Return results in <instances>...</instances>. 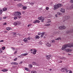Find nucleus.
Masks as SVG:
<instances>
[{
    "instance_id": "obj_1",
    "label": "nucleus",
    "mask_w": 73,
    "mask_h": 73,
    "mask_svg": "<svg viewBox=\"0 0 73 73\" xmlns=\"http://www.w3.org/2000/svg\"><path fill=\"white\" fill-rule=\"evenodd\" d=\"M61 6H62L61 4H58L57 5H54V10H56V9H57L58 8L61 7Z\"/></svg>"
},
{
    "instance_id": "obj_2",
    "label": "nucleus",
    "mask_w": 73,
    "mask_h": 73,
    "mask_svg": "<svg viewBox=\"0 0 73 73\" xmlns=\"http://www.w3.org/2000/svg\"><path fill=\"white\" fill-rule=\"evenodd\" d=\"M13 16H16L17 17H19L21 15V12H15L14 14H13Z\"/></svg>"
},
{
    "instance_id": "obj_3",
    "label": "nucleus",
    "mask_w": 73,
    "mask_h": 73,
    "mask_svg": "<svg viewBox=\"0 0 73 73\" xmlns=\"http://www.w3.org/2000/svg\"><path fill=\"white\" fill-rule=\"evenodd\" d=\"M67 47H68V44H65L62 46L61 50H66L65 49H66V48H67Z\"/></svg>"
},
{
    "instance_id": "obj_4",
    "label": "nucleus",
    "mask_w": 73,
    "mask_h": 73,
    "mask_svg": "<svg viewBox=\"0 0 73 73\" xmlns=\"http://www.w3.org/2000/svg\"><path fill=\"white\" fill-rule=\"evenodd\" d=\"M13 24L15 26H17V25H20L21 24V22L19 21H16Z\"/></svg>"
},
{
    "instance_id": "obj_5",
    "label": "nucleus",
    "mask_w": 73,
    "mask_h": 73,
    "mask_svg": "<svg viewBox=\"0 0 73 73\" xmlns=\"http://www.w3.org/2000/svg\"><path fill=\"white\" fill-rule=\"evenodd\" d=\"M38 19L39 20H41V22H43L44 21V18L43 17H42V16H40L38 17Z\"/></svg>"
},
{
    "instance_id": "obj_6",
    "label": "nucleus",
    "mask_w": 73,
    "mask_h": 73,
    "mask_svg": "<svg viewBox=\"0 0 73 73\" xmlns=\"http://www.w3.org/2000/svg\"><path fill=\"white\" fill-rule=\"evenodd\" d=\"M69 18H70V17L69 16H66V17H63V22L64 23L65 21H65L66 20H68V19H69Z\"/></svg>"
},
{
    "instance_id": "obj_7",
    "label": "nucleus",
    "mask_w": 73,
    "mask_h": 73,
    "mask_svg": "<svg viewBox=\"0 0 73 73\" xmlns=\"http://www.w3.org/2000/svg\"><path fill=\"white\" fill-rule=\"evenodd\" d=\"M59 29L60 30L65 29H66V27L64 26H60L59 27Z\"/></svg>"
},
{
    "instance_id": "obj_8",
    "label": "nucleus",
    "mask_w": 73,
    "mask_h": 73,
    "mask_svg": "<svg viewBox=\"0 0 73 73\" xmlns=\"http://www.w3.org/2000/svg\"><path fill=\"white\" fill-rule=\"evenodd\" d=\"M33 51L31 52V53L33 54H35L36 53V52H37V50L35 49H34L33 50Z\"/></svg>"
},
{
    "instance_id": "obj_9",
    "label": "nucleus",
    "mask_w": 73,
    "mask_h": 73,
    "mask_svg": "<svg viewBox=\"0 0 73 73\" xmlns=\"http://www.w3.org/2000/svg\"><path fill=\"white\" fill-rule=\"evenodd\" d=\"M61 70L62 72H66V68H62Z\"/></svg>"
},
{
    "instance_id": "obj_10",
    "label": "nucleus",
    "mask_w": 73,
    "mask_h": 73,
    "mask_svg": "<svg viewBox=\"0 0 73 73\" xmlns=\"http://www.w3.org/2000/svg\"><path fill=\"white\" fill-rule=\"evenodd\" d=\"M46 58L47 60H50V57H51V55H48L46 56Z\"/></svg>"
},
{
    "instance_id": "obj_11",
    "label": "nucleus",
    "mask_w": 73,
    "mask_h": 73,
    "mask_svg": "<svg viewBox=\"0 0 73 73\" xmlns=\"http://www.w3.org/2000/svg\"><path fill=\"white\" fill-rule=\"evenodd\" d=\"M65 50L67 52H72V50L71 49L68 48L66 49Z\"/></svg>"
},
{
    "instance_id": "obj_12",
    "label": "nucleus",
    "mask_w": 73,
    "mask_h": 73,
    "mask_svg": "<svg viewBox=\"0 0 73 73\" xmlns=\"http://www.w3.org/2000/svg\"><path fill=\"white\" fill-rule=\"evenodd\" d=\"M68 45L67 47H70V48H71L72 47V43H70L68 44H67Z\"/></svg>"
},
{
    "instance_id": "obj_13",
    "label": "nucleus",
    "mask_w": 73,
    "mask_h": 73,
    "mask_svg": "<svg viewBox=\"0 0 73 73\" xmlns=\"http://www.w3.org/2000/svg\"><path fill=\"white\" fill-rule=\"evenodd\" d=\"M32 64L33 65H36V66H38V64L37 63H36L35 62H32Z\"/></svg>"
},
{
    "instance_id": "obj_14",
    "label": "nucleus",
    "mask_w": 73,
    "mask_h": 73,
    "mask_svg": "<svg viewBox=\"0 0 73 73\" xmlns=\"http://www.w3.org/2000/svg\"><path fill=\"white\" fill-rule=\"evenodd\" d=\"M23 41L27 43V42H28V40L27 39V38H25L24 39H23Z\"/></svg>"
},
{
    "instance_id": "obj_15",
    "label": "nucleus",
    "mask_w": 73,
    "mask_h": 73,
    "mask_svg": "<svg viewBox=\"0 0 73 73\" xmlns=\"http://www.w3.org/2000/svg\"><path fill=\"white\" fill-rule=\"evenodd\" d=\"M60 12H62L63 13H65V9L63 8H61L60 10Z\"/></svg>"
},
{
    "instance_id": "obj_16",
    "label": "nucleus",
    "mask_w": 73,
    "mask_h": 73,
    "mask_svg": "<svg viewBox=\"0 0 73 73\" xmlns=\"http://www.w3.org/2000/svg\"><path fill=\"white\" fill-rule=\"evenodd\" d=\"M45 34V32H43L42 33L41 36H40V37L42 38V37H43V36H44Z\"/></svg>"
},
{
    "instance_id": "obj_17",
    "label": "nucleus",
    "mask_w": 73,
    "mask_h": 73,
    "mask_svg": "<svg viewBox=\"0 0 73 73\" xmlns=\"http://www.w3.org/2000/svg\"><path fill=\"white\" fill-rule=\"evenodd\" d=\"M46 45H47L48 46H51V44L49 43H47L46 44Z\"/></svg>"
},
{
    "instance_id": "obj_18",
    "label": "nucleus",
    "mask_w": 73,
    "mask_h": 73,
    "mask_svg": "<svg viewBox=\"0 0 73 73\" xmlns=\"http://www.w3.org/2000/svg\"><path fill=\"white\" fill-rule=\"evenodd\" d=\"M73 9V4L71 5L69 8L70 9Z\"/></svg>"
},
{
    "instance_id": "obj_19",
    "label": "nucleus",
    "mask_w": 73,
    "mask_h": 73,
    "mask_svg": "<svg viewBox=\"0 0 73 73\" xmlns=\"http://www.w3.org/2000/svg\"><path fill=\"white\" fill-rule=\"evenodd\" d=\"M22 55H23V56H27V55H28V53H26L22 54Z\"/></svg>"
},
{
    "instance_id": "obj_20",
    "label": "nucleus",
    "mask_w": 73,
    "mask_h": 73,
    "mask_svg": "<svg viewBox=\"0 0 73 73\" xmlns=\"http://www.w3.org/2000/svg\"><path fill=\"white\" fill-rule=\"evenodd\" d=\"M3 11H7V8H4L3 9Z\"/></svg>"
},
{
    "instance_id": "obj_21",
    "label": "nucleus",
    "mask_w": 73,
    "mask_h": 73,
    "mask_svg": "<svg viewBox=\"0 0 73 73\" xmlns=\"http://www.w3.org/2000/svg\"><path fill=\"white\" fill-rule=\"evenodd\" d=\"M36 70H32L31 72V73H36Z\"/></svg>"
},
{
    "instance_id": "obj_22",
    "label": "nucleus",
    "mask_w": 73,
    "mask_h": 73,
    "mask_svg": "<svg viewBox=\"0 0 73 73\" xmlns=\"http://www.w3.org/2000/svg\"><path fill=\"white\" fill-rule=\"evenodd\" d=\"M6 29L7 31H9V30H11V29H12V28L10 27H8L6 28Z\"/></svg>"
},
{
    "instance_id": "obj_23",
    "label": "nucleus",
    "mask_w": 73,
    "mask_h": 73,
    "mask_svg": "<svg viewBox=\"0 0 73 73\" xmlns=\"http://www.w3.org/2000/svg\"><path fill=\"white\" fill-rule=\"evenodd\" d=\"M1 71H2V72H7L8 71V70L7 69H4L2 70H1Z\"/></svg>"
},
{
    "instance_id": "obj_24",
    "label": "nucleus",
    "mask_w": 73,
    "mask_h": 73,
    "mask_svg": "<svg viewBox=\"0 0 73 73\" xmlns=\"http://www.w3.org/2000/svg\"><path fill=\"white\" fill-rule=\"evenodd\" d=\"M70 32V33H71L72 32H73V31H70H70H67L66 32V33H67V34H68V33H69Z\"/></svg>"
},
{
    "instance_id": "obj_25",
    "label": "nucleus",
    "mask_w": 73,
    "mask_h": 73,
    "mask_svg": "<svg viewBox=\"0 0 73 73\" xmlns=\"http://www.w3.org/2000/svg\"><path fill=\"white\" fill-rule=\"evenodd\" d=\"M60 60H65L66 59V58H64V57H61L60 58Z\"/></svg>"
},
{
    "instance_id": "obj_26",
    "label": "nucleus",
    "mask_w": 73,
    "mask_h": 73,
    "mask_svg": "<svg viewBox=\"0 0 73 73\" xmlns=\"http://www.w3.org/2000/svg\"><path fill=\"white\" fill-rule=\"evenodd\" d=\"M27 8V7L26 6H24L23 7V9H24L25 10V9H26Z\"/></svg>"
},
{
    "instance_id": "obj_27",
    "label": "nucleus",
    "mask_w": 73,
    "mask_h": 73,
    "mask_svg": "<svg viewBox=\"0 0 73 73\" xmlns=\"http://www.w3.org/2000/svg\"><path fill=\"white\" fill-rule=\"evenodd\" d=\"M35 38H40V36L38 35H36L35 36Z\"/></svg>"
},
{
    "instance_id": "obj_28",
    "label": "nucleus",
    "mask_w": 73,
    "mask_h": 73,
    "mask_svg": "<svg viewBox=\"0 0 73 73\" xmlns=\"http://www.w3.org/2000/svg\"><path fill=\"white\" fill-rule=\"evenodd\" d=\"M3 13V10L1 9H0V15H1Z\"/></svg>"
},
{
    "instance_id": "obj_29",
    "label": "nucleus",
    "mask_w": 73,
    "mask_h": 73,
    "mask_svg": "<svg viewBox=\"0 0 73 73\" xmlns=\"http://www.w3.org/2000/svg\"><path fill=\"white\" fill-rule=\"evenodd\" d=\"M29 67H30V68H32V65L31 64H30L29 65Z\"/></svg>"
},
{
    "instance_id": "obj_30",
    "label": "nucleus",
    "mask_w": 73,
    "mask_h": 73,
    "mask_svg": "<svg viewBox=\"0 0 73 73\" xmlns=\"http://www.w3.org/2000/svg\"><path fill=\"white\" fill-rule=\"evenodd\" d=\"M18 7H21L22 6V5L21 4H19L18 5Z\"/></svg>"
},
{
    "instance_id": "obj_31",
    "label": "nucleus",
    "mask_w": 73,
    "mask_h": 73,
    "mask_svg": "<svg viewBox=\"0 0 73 73\" xmlns=\"http://www.w3.org/2000/svg\"><path fill=\"white\" fill-rule=\"evenodd\" d=\"M55 40H61V38H57L56 39H55Z\"/></svg>"
},
{
    "instance_id": "obj_32",
    "label": "nucleus",
    "mask_w": 73,
    "mask_h": 73,
    "mask_svg": "<svg viewBox=\"0 0 73 73\" xmlns=\"http://www.w3.org/2000/svg\"><path fill=\"white\" fill-rule=\"evenodd\" d=\"M34 4L35 3L33 2L31 3H30V5H34Z\"/></svg>"
},
{
    "instance_id": "obj_33",
    "label": "nucleus",
    "mask_w": 73,
    "mask_h": 73,
    "mask_svg": "<svg viewBox=\"0 0 73 73\" xmlns=\"http://www.w3.org/2000/svg\"><path fill=\"white\" fill-rule=\"evenodd\" d=\"M45 26H49V25H50V24L49 23H48V24H46L45 25Z\"/></svg>"
},
{
    "instance_id": "obj_34",
    "label": "nucleus",
    "mask_w": 73,
    "mask_h": 73,
    "mask_svg": "<svg viewBox=\"0 0 73 73\" xmlns=\"http://www.w3.org/2000/svg\"><path fill=\"white\" fill-rule=\"evenodd\" d=\"M36 23H39L40 22V21L38 20H36Z\"/></svg>"
},
{
    "instance_id": "obj_35",
    "label": "nucleus",
    "mask_w": 73,
    "mask_h": 73,
    "mask_svg": "<svg viewBox=\"0 0 73 73\" xmlns=\"http://www.w3.org/2000/svg\"><path fill=\"white\" fill-rule=\"evenodd\" d=\"M57 14L58 15H61V13L59 12L57 13Z\"/></svg>"
},
{
    "instance_id": "obj_36",
    "label": "nucleus",
    "mask_w": 73,
    "mask_h": 73,
    "mask_svg": "<svg viewBox=\"0 0 73 73\" xmlns=\"http://www.w3.org/2000/svg\"><path fill=\"white\" fill-rule=\"evenodd\" d=\"M42 34V33H38V36H41Z\"/></svg>"
},
{
    "instance_id": "obj_37",
    "label": "nucleus",
    "mask_w": 73,
    "mask_h": 73,
    "mask_svg": "<svg viewBox=\"0 0 73 73\" xmlns=\"http://www.w3.org/2000/svg\"><path fill=\"white\" fill-rule=\"evenodd\" d=\"M2 49L3 50H4L5 49V47H2Z\"/></svg>"
},
{
    "instance_id": "obj_38",
    "label": "nucleus",
    "mask_w": 73,
    "mask_h": 73,
    "mask_svg": "<svg viewBox=\"0 0 73 73\" xmlns=\"http://www.w3.org/2000/svg\"><path fill=\"white\" fill-rule=\"evenodd\" d=\"M14 20H16V19H17V17L15 16L14 17Z\"/></svg>"
},
{
    "instance_id": "obj_39",
    "label": "nucleus",
    "mask_w": 73,
    "mask_h": 73,
    "mask_svg": "<svg viewBox=\"0 0 73 73\" xmlns=\"http://www.w3.org/2000/svg\"><path fill=\"white\" fill-rule=\"evenodd\" d=\"M25 70H27V71H29V69H28L27 68H25Z\"/></svg>"
},
{
    "instance_id": "obj_40",
    "label": "nucleus",
    "mask_w": 73,
    "mask_h": 73,
    "mask_svg": "<svg viewBox=\"0 0 73 73\" xmlns=\"http://www.w3.org/2000/svg\"><path fill=\"white\" fill-rule=\"evenodd\" d=\"M70 3H73V1L72 0L70 1Z\"/></svg>"
},
{
    "instance_id": "obj_41",
    "label": "nucleus",
    "mask_w": 73,
    "mask_h": 73,
    "mask_svg": "<svg viewBox=\"0 0 73 73\" xmlns=\"http://www.w3.org/2000/svg\"><path fill=\"white\" fill-rule=\"evenodd\" d=\"M33 23H34V24H36V23H37L36 20L33 21Z\"/></svg>"
},
{
    "instance_id": "obj_42",
    "label": "nucleus",
    "mask_w": 73,
    "mask_h": 73,
    "mask_svg": "<svg viewBox=\"0 0 73 73\" xmlns=\"http://www.w3.org/2000/svg\"><path fill=\"white\" fill-rule=\"evenodd\" d=\"M14 65H18V63H17V62H14Z\"/></svg>"
},
{
    "instance_id": "obj_43",
    "label": "nucleus",
    "mask_w": 73,
    "mask_h": 73,
    "mask_svg": "<svg viewBox=\"0 0 73 73\" xmlns=\"http://www.w3.org/2000/svg\"><path fill=\"white\" fill-rule=\"evenodd\" d=\"M7 25V23H5L3 24V25Z\"/></svg>"
},
{
    "instance_id": "obj_44",
    "label": "nucleus",
    "mask_w": 73,
    "mask_h": 73,
    "mask_svg": "<svg viewBox=\"0 0 73 73\" xmlns=\"http://www.w3.org/2000/svg\"><path fill=\"white\" fill-rule=\"evenodd\" d=\"M52 42L54 43V42H55V41H54V40H52Z\"/></svg>"
},
{
    "instance_id": "obj_45",
    "label": "nucleus",
    "mask_w": 73,
    "mask_h": 73,
    "mask_svg": "<svg viewBox=\"0 0 73 73\" xmlns=\"http://www.w3.org/2000/svg\"><path fill=\"white\" fill-rule=\"evenodd\" d=\"M12 65H15V62H13L11 63Z\"/></svg>"
},
{
    "instance_id": "obj_46",
    "label": "nucleus",
    "mask_w": 73,
    "mask_h": 73,
    "mask_svg": "<svg viewBox=\"0 0 73 73\" xmlns=\"http://www.w3.org/2000/svg\"><path fill=\"white\" fill-rule=\"evenodd\" d=\"M31 25H32V24L28 25L27 26V27H30V26H31Z\"/></svg>"
},
{
    "instance_id": "obj_47",
    "label": "nucleus",
    "mask_w": 73,
    "mask_h": 73,
    "mask_svg": "<svg viewBox=\"0 0 73 73\" xmlns=\"http://www.w3.org/2000/svg\"><path fill=\"white\" fill-rule=\"evenodd\" d=\"M46 10H48V9H49V7H46Z\"/></svg>"
},
{
    "instance_id": "obj_48",
    "label": "nucleus",
    "mask_w": 73,
    "mask_h": 73,
    "mask_svg": "<svg viewBox=\"0 0 73 73\" xmlns=\"http://www.w3.org/2000/svg\"><path fill=\"white\" fill-rule=\"evenodd\" d=\"M17 53V50H15L14 52V54H15V53Z\"/></svg>"
},
{
    "instance_id": "obj_49",
    "label": "nucleus",
    "mask_w": 73,
    "mask_h": 73,
    "mask_svg": "<svg viewBox=\"0 0 73 73\" xmlns=\"http://www.w3.org/2000/svg\"><path fill=\"white\" fill-rule=\"evenodd\" d=\"M17 58H16L14 59V61H17Z\"/></svg>"
},
{
    "instance_id": "obj_50",
    "label": "nucleus",
    "mask_w": 73,
    "mask_h": 73,
    "mask_svg": "<svg viewBox=\"0 0 73 73\" xmlns=\"http://www.w3.org/2000/svg\"><path fill=\"white\" fill-rule=\"evenodd\" d=\"M27 40H31V38H30L29 37L27 38Z\"/></svg>"
},
{
    "instance_id": "obj_51",
    "label": "nucleus",
    "mask_w": 73,
    "mask_h": 73,
    "mask_svg": "<svg viewBox=\"0 0 73 73\" xmlns=\"http://www.w3.org/2000/svg\"><path fill=\"white\" fill-rule=\"evenodd\" d=\"M51 22V21H50L47 22V23H50Z\"/></svg>"
},
{
    "instance_id": "obj_52",
    "label": "nucleus",
    "mask_w": 73,
    "mask_h": 73,
    "mask_svg": "<svg viewBox=\"0 0 73 73\" xmlns=\"http://www.w3.org/2000/svg\"><path fill=\"white\" fill-rule=\"evenodd\" d=\"M49 16H50V17H49L50 18L51 17H52V15H49Z\"/></svg>"
},
{
    "instance_id": "obj_53",
    "label": "nucleus",
    "mask_w": 73,
    "mask_h": 73,
    "mask_svg": "<svg viewBox=\"0 0 73 73\" xmlns=\"http://www.w3.org/2000/svg\"><path fill=\"white\" fill-rule=\"evenodd\" d=\"M11 49H13L14 50V51H15V48H13V47H11Z\"/></svg>"
},
{
    "instance_id": "obj_54",
    "label": "nucleus",
    "mask_w": 73,
    "mask_h": 73,
    "mask_svg": "<svg viewBox=\"0 0 73 73\" xmlns=\"http://www.w3.org/2000/svg\"><path fill=\"white\" fill-rule=\"evenodd\" d=\"M21 0H16L17 1H20Z\"/></svg>"
},
{
    "instance_id": "obj_55",
    "label": "nucleus",
    "mask_w": 73,
    "mask_h": 73,
    "mask_svg": "<svg viewBox=\"0 0 73 73\" xmlns=\"http://www.w3.org/2000/svg\"><path fill=\"white\" fill-rule=\"evenodd\" d=\"M69 73H72V71H70L69 72Z\"/></svg>"
},
{
    "instance_id": "obj_56",
    "label": "nucleus",
    "mask_w": 73,
    "mask_h": 73,
    "mask_svg": "<svg viewBox=\"0 0 73 73\" xmlns=\"http://www.w3.org/2000/svg\"><path fill=\"white\" fill-rule=\"evenodd\" d=\"M66 72L67 73L68 72V70L67 69H66Z\"/></svg>"
},
{
    "instance_id": "obj_57",
    "label": "nucleus",
    "mask_w": 73,
    "mask_h": 73,
    "mask_svg": "<svg viewBox=\"0 0 73 73\" xmlns=\"http://www.w3.org/2000/svg\"><path fill=\"white\" fill-rule=\"evenodd\" d=\"M22 63H23V62H20L19 64H22Z\"/></svg>"
},
{
    "instance_id": "obj_58",
    "label": "nucleus",
    "mask_w": 73,
    "mask_h": 73,
    "mask_svg": "<svg viewBox=\"0 0 73 73\" xmlns=\"http://www.w3.org/2000/svg\"><path fill=\"white\" fill-rule=\"evenodd\" d=\"M3 41H4V40H1V41H0V42H3Z\"/></svg>"
},
{
    "instance_id": "obj_59",
    "label": "nucleus",
    "mask_w": 73,
    "mask_h": 73,
    "mask_svg": "<svg viewBox=\"0 0 73 73\" xmlns=\"http://www.w3.org/2000/svg\"><path fill=\"white\" fill-rule=\"evenodd\" d=\"M2 52V50H1V49H0V53H1Z\"/></svg>"
},
{
    "instance_id": "obj_60",
    "label": "nucleus",
    "mask_w": 73,
    "mask_h": 73,
    "mask_svg": "<svg viewBox=\"0 0 73 73\" xmlns=\"http://www.w3.org/2000/svg\"><path fill=\"white\" fill-rule=\"evenodd\" d=\"M62 61L61 60L60 61V62H59V63H62Z\"/></svg>"
},
{
    "instance_id": "obj_61",
    "label": "nucleus",
    "mask_w": 73,
    "mask_h": 73,
    "mask_svg": "<svg viewBox=\"0 0 73 73\" xmlns=\"http://www.w3.org/2000/svg\"><path fill=\"white\" fill-rule=\"evenodd\" d=\"M19 19H20V18H21V16H20L19 17Z\"/></svg>"
},
{
    "instance_id": "obj_62",
    "label": "nucleus",
    "mask_w": 73,
    "mask_h": 73,
    "mask_svg": "<svg viewBox=\"0 0 73 73\" xmlns=\"http://www.w3.org/2000/svg\"><path fill=\"white\" fill-rule=\"evenodd\" d=\"M3 19H6V17H3Z\"/></svg>"
},
{
    "instance_id": "obj_63",
    "label": "nucleus",
    "mask_w": 73,
    "mask_h": 73,
    "mask_svg": "<svg viewBox=\"0 0 73 73\" xmlns=\"http://www.w3.org/2000/svg\"><path fill=\"white\" fill-rule=\"evenodd\" d=\"M4 32H5V33H7V31H5Z\"/></svg>"
},
{
    "instance_id": "obj_64",
    "label": "nucleus",
    "mask_w": 73,
    "mask_h": 73,
    "mask_svg": "<svg viewBox=\"0 0 73 73\" xmlns=\"http://www.w3.org/2000/svg\"><path fill=\"white\" fill-rule=\"evenodd\" d=\"M57 16H58V15H55L56 17H58Z\"/></svg>"
}]
</instances>
